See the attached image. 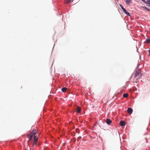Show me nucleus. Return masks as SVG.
Instances as JSON below:
<instances>
[{
    "label": "nucleus",
    "mask_w": 150,
    "mask_h": 150,
    "mask_svg": "<svg viewBox=\"0 0 150 150\" xmlns=\"http://www.w3.org/2000/svg\"><path fill=\"white\" fill-rule=\"evenodd\" d=\"M38 138L36 136H34V140L31 142V143L32 144L33 147H36L37 144V143L38 141Z\"/></svg>",
    "instance_id": "obj_1"
},
{
    "label": "nucleus",
    "mask_w": 150,
    "mask_h": 150,
    "mask_svg": "<svg viewBox=\"0 0 150 150\" xmlns=\"http://www.w3.org/2000/svg\"><path fill=\"white\" fill-rule=\"evenodd\" d=\"M36 134L35 130V132H33L30 133V137L29 138V140H30L32 139V137L34 136Z\"/></svg>",
    "instance_id": "obj_2"
},
{
    "label": "nucleus",
    "mask_w": 150,
    "mask_h": 150,
    "mask_svg": "<svg viewBox=\"0 0 150 150\" xmlns=\"http://www.w3.org/2000/svg\"><path fill=\"white\" fill-rule=\"evenodd\" d=\"M81 109L79 106H78L75 109L76 111L78 113H79L81 112Z\"/></svg>",
    "instance_id": "obj_3"
},
{
    "label": "nucleus",
    "mask_w": 150,
    "mask_h": 150,
    "mask_svg": "<svg viewBox=\"0 0 150 150\" xmlns=\"http://www.w3.org/2000/svg\"><path fill=\"white\" fill-rule=\"evenodd\" d=\"M122 10H123L124 12L125 13V14H126L127 16H130V15L129 14V13L127 11L126 9L125 8H124L122 9Z\"/></svg>",
    "instance_id": "obj_4"
},
{
    "label": "nucleus",
    "mask_w": 150,
    "mask_h": 150,
    "mask_svg": "<svg viewBox=\"0 0 150 150\" xmlns=\"http://www.w3.org/2000/svg\"><path fill=\"white\" fill-rule=\"evenodd\" d=\"M127 111L129 114H131L132 113L133 110L131 108H129L127 110Z\"/></svg>",
    "instance_id": "obj_5"
},
{
    "label": "nucleus",
    "mask_w": 150,
    "mask_h": 150,
    "mask_svg": "<svg viewBox=\"0 0 150 150\" xmlns=\"http://www.w3.org/2000/svg\"><path fill=\"white\" fill-rule=\"evenodd\" d=\"M111 120L109 119L108 118L106 120V123L108 125H110L111 123Z\"/></svg>",
    "instance_id": "obj_6"
},
{
    "label": "nucleus",
    "mask_w": 150,
    "mask_h": 150,
    "mask_svg": "<svg viewBox=\"0 0 150 150\" xmlns=\"http://www.w3.org/2000/svg\"><path fill=\"white\" fill-rule=\"evenodd\" d=\"M120 125L121 126H124L125 125V122L123 121H121L120 122Z\"/></svg>",
    "instance_id": "obj_7"
},
{
    "label": "nucleus",
    "mask_w": 150,
    "mask_h": 150,
    "mask_svg": "<svg viewBox=\"0 0 150 150\" xmlns=\"http://www.w3.org/2000/svg\"><path fill=\"white\" fill-rule=\"evenodd\" d=\"M145 4H148L149 5V6L146 5L147 6H149L150 7V0H147L146 1V3H145Z\"/></svg>",
    "instance_id": "obj_8"
},
{
    "label": "nucleus",
    "mask_w": 150,
    "mask_h": 150,
    "mask_svg": "<svg viewBox=\"0 0 150 150\" xmlns=\"http://www.w3.org/2000/svg\"><path fill=\"white\" fill-rule=\"evenodd\" d=\"M67 88H66V87H63L62 89V92H65L66 91V90H67Z\"/></svg>",
    "instance_id": "obj_9"
},
{
    "label": "nucleus",
    "mask_w": 150,
    "mask_h": 150,
    "mask_svg": "<svg viewBox=\"0 0 150 150\" xmlns=\"http://www.w3.org/2000/svg\"><path fill=\"white\" fill-rule=\"evenodd\" d=\"M131 0H126L125 2L127 5H129L131 3Z\"/></svg>",
    "instance_id": "obj_10"
},
{
    "label": "nucleus",
    "mask_w": 150,
    "mask_h": 150,
    "mask_svg": "<svg viewBox=\"0 0 150 150\" xmlns=\"http://www.w3.org/2000/svg\"><path fill=\"white\" fill-rule=\"evenodd\" d=\"M146 42L147 43H150V38L149 39H146V41L144 42Z\"/></svg>",
    "instance_id": "obj_11"
},
{
    "label": "nucleus",
    "mask_w": 150,
    "mask_h": 150,
    "mask_svg": "<svg viewBox=\"0 0 150 150\" xmlns=\"http://www.w3.org/2000/svg\"><path fill=\"white\" fill-rule=\"evenodd\" d=\"M123 97L124 98H127V97L129 95L127 93H124L123 94Z\"/></svg>",
    "instance_id": "obj_12"
},
{
    "label": "nucleus",
    "mask_w": 150,
    "mask_h": 150,
    "mask_svg": "<svg viewBox=\"0 0 150 150\" xmlns=\"http://www.w3.org/2000/svg\"><path fill=\"white\" fill-rule=\"evenodd\" d=\"M142 7L144 9L148 11H150V9L148 8L146 6H142Z\"/></svg>",
    "instance_id": "obj_13"
},
{
    "label": "nucleus",
    "mask_w": 150,
    "mask_h": 150,
    "mask_svg": "<svg viewBox=\"0 0 150 150\" xmlns=\"http://www.w3.org/2000/svg\"><path fill=\"white\" fill-rule=\"evenodd\" d=\"M139 74V73L137 71H136L135 73L134 74V78H136V77Z\"/></svg>",
    "instance_id": "obj_14"
},
{
    "label": "nucleus",
    "mask_w": 150,
    "mask_h": 150,
    "mask_svg": "<svg viewBox=\"0 0 150 150\" xmlns=\"http://www.w3.org/2000/svg\"><path fill=\"white\" fill-rule=\"evenodd\" d=\"M65 3L68 4L71 2L70 0H64Z\"/></svg>",
    "instance_id": "obj_15"
},
{
    "label": "nucleus",
    "mask_w": 150,
    "mask_h": 150,
    "mask_svg": "<svg viewBox=\"0 0 150 150\" xmlns=\"http://www.w3.org/2000/svg\"><path fill=\"white\" fill-rule=\"evenodd\" d=\"M120 6L122 9L124 8V7L122 6L121 4H120Z\"/></svg>",
    "instance_id": "obj_16"
},
{
    "label": "nucleus",
    "mask_w": 150,
    "mask_h": 150,
    "mask_svg": "<svg viewBox=\"0 0 150 150\" xmlns=\"http://www.w3.org/2000/svg\"><path fill=\"white\" fill-rule=\"evenodd\" d=\"M141 1H142L144 4L145 3H146V1H145V0H141Z\"/></svg>",
    "instance_id": "obj_17"
},
{
    "label": "nucleus",
    "mask_w": 150,
    "mask_h": 150,
    "mask_svg": "<svg viewBox=\"0 0 150 150\" xmlns=\"http://www.w3.org/2000/svg\"><path fill=\"white\" fill-rule=\"evenodd\" d=\"M148 52H149V55H150V50H149L148 51Z\"/></svg>",
    "instance_id": "obj_18"
}]
</instances>
